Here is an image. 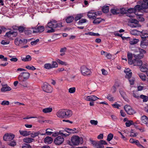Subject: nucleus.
<instances>
[{"instance_id":"1","label":"nucleus","mask_w":148,"mask_h":148,"mask_svg":"<svg viewBox=\"0 0 148 148\" xmlns=\"http://www.w3.org/2000/svg\"><path fill=\"white\" fill-rule=\"evenodd\" d=\"M62 27V25L61 22L56 21L55 20L52 19L47 23L45 28L46 29L47 28L51 29L47 31V33H50L55 32L56 31V28H60Z\"/></svg>"},{"instance_id":"2","label":"nucleus","mask_w":148,"mask_h":148,"mask_svg":"<svg viewBox=\"0 0 148 148\" xmlns=\"http://www.w3.org/2000/svg\"><path fill=\"white\" fill-rule=\"evenodd\" d=\"M130 33L134 35H140L143 41H145L147 38H148V33L146 30H143L140 32L136 29L132 30L130 31Z\"/></svg>"},{"instance_id":"3","label":"nucleus","mask_w":148,"mask_h":148,"mask_svg":"<svg viewBox=\"0 0 148 148\" xmlns=\"http://www.w3.org/2000/svg\"><path fill=\"white\" fill-rule=\"evenodd\" d=\"M71 143L70 142L69 144L71 145H78L80 141L82 140V139L81 137L76 136H72L71 139Z\"/></svg>"},{"instance_id":"4","label":"nucleus","mask_w":148,"mask_h":148,"mask_svg":"<svg viewBox=\"0 0 148 148\" xmlns=\"http://www.w3.org/2000/svg\"><path fill=\"white\" fill-rule=\"evenodd\" d=\"M30 74L27 72H22L18 75V79L19 81L25 82L29 78Z\"/></svg>"},{"instance_id":"5","label":"nucleus","mask_w":148,"mask_h":148,"mask_svg":"<svg viewBox=\"0 0 148 148\" xmlns=\"http://www.w3.org/2000/svg\"><path fill=\"white\" fill-rule=\"evenodd\" d=\"M43 90L47 92H51L52 91V88L51 86L47 83H44L42 86Z\"/></svg>"},{"instance_id":"6","label":"nucleus","mask_w":148,"mask_h":148,"mask_svg":"<svg viewBox=\"0 0 148 148\" xmlns=\"http://www.w3.org/2000/svg\"><path fill=\"white\" fill-rule=\"evenodd\" d=\"M81 71L82 74L85 76L90 75L91 73L90 70L84 66H81Z\"/></svg>"},{"instance_id":"7","label":"nucleus","mask_w":148,"mask_h":148,"mask_svg":"<svg viewBox=\"0 0 148 148\" xmlns=\"http://www.w3.org/2000/svg\"><path fill=\"white\" fill-rule=\"evenodd\" d=\"M124 109L127 114L129 115H132L136 113L135 110L130 106L127 105H126L124 106Z\"/></svg>"},{"instance_id":"8","label":"nucleus","mask_w":148,"mask_h":148,"mask_svg":"<svg viewBox=\"0 0 148 148\" xmlns=\"http://www.w3.org/2000/svg\"><path fill=\"white\" fill-rule=\"evenodd\" d=\"M140 53L138 54H134V56L136 59H140L143 57L144 53H145L146 51L143 49L138 48Z\"/></svg>"},{"instance_id":"9","label":"nucleus","mask_w":148,"mask_h":148,"mask_svg":"<svg viewBox=\"0 0 148 148\" xmlns=\"http://www.w3.org/2000/svg\"><path fill=\"white\" fill-rule=\"evenodd\" d=\"M33 33H41L43 32L45 29V27L43 26H36L33 27Z\"/></svg>"},{"instance_id":"10","label":"nucleus","mask_w":148,"mask_h":148,"mask_svg":"<svg viewBox=\"0 0 148 148\" xmlns=\"http://www.w3.org/2000/svg\"><path fill=\"white\" fill-rule=\"evenodd\" d=\"M64 140V139L62 136H58L54 139V142L56 145H59L62 144Z\"/></svg>"},{"instance_id":"11","label":"nucleus","mask_w":148,"mask_h":148,"mask_svg":"<svg viewBox=\"0 0 148 148\" xmlns=\"http://www.w3.org/2000/svg\"><path fill=\"white\" fill-rule=\"evenodd\" d=\"M14 135L12 134H5L3 136V139L5 141H10L13 139Z\"/></svg>"},{"instance_id":"12","label":"nucleus","mask_w":148,"mask_h":148,"mask_svg":"<svg viewBox=\"0 0 148 148\" xmlns=\"http://www.w3.org/2000/svg\"><path fill=\"white\" fill-rule=\"evenodd\" d=\"M84 98L87 101H94L97 99H99V98L96 96L94 95H92L89 96L84 97Z\"/></svg>"},{"instance_id":"13","label":"nucleus","mask_w":148,"mask_h":148,"mask_svg":"<svg viewBox=\"0 0 148 148\" xmlns=\"http://www.w3.org/2000/svg\"><path fill=\"white\" fill-rule=\"evenodd\" d=\"M64 118H69L72 115V111L69 109H64Z\"/></svg>"},{"instance_id":"14","label":"nucleus","mask_w":148,"mask_h":148,"mask_svg":"<svg viewBox=\"0 0 148 148\" xmlns=\"http://www.w3.org/2000/svg\"><path fill=\"white\" fill-rule=\"evenodd\" d=\"M107 143L103 140H101L97 142V147L98 148H104L103 145H107Z\"/></svg>"},{"instance_id":"15","label":"nucleus","mask_w":148,"mask_h":148,"mask_svg":"<svg viewBox=\"0 0 148 148\" xmlns=\"http://www.w3.org/2000/svg\"><path fill=\"white\" fill-rule=\"evenodd\" d=\"M131 23L132 24L131 25V27H141V25L139 24L138 21L135 19H132L131 21Z\"/></svg>"},{"instance_id":"16","label":"nucleus","mask_w":148,"mask_h":148,"mask_svg":"<svg viewBox=\"0 0 148 148\" xmlns=\"http://www.w3.org/2000/svg\"><path fill=\"white\" fill-rule=\"evenodd\" d=\"M64 109L59 110L57 113V115L58 117L62 119L64 118Z\"/></svg>"},{"instance_id":"17","label":"nucleus","mask_w":148,"mask_h":148,"mask_svg":"<svg viewBox=\"0 0 148 148\" xmlns=\"http://www.w3.org/2000/svg\"><path fill=\"white\" fill-rule=\"evenodd\" d=\"M2 86L1 89V91L2 92L9 91L11 90V88L9 87L7 84L2 85Z\"/></svg>"},{"instance_id":"18","label":"nucleus","mask_w":148,"mask_h":148,"mask_svg":"<svg viewBox=\"0 0 148 148\" xmlns=\"http://www.w3.org/2000/svg\"><path fill=\"white\" fill-rule=\"evenodd\" d=\"M87 16L88 17L92 19H95L96 18V14L94 11L89 12L88 13Z\"/></svg>"},{"instance_id":"19","label":"nucleus","mask_w":148,"mask_h":148,"mask_svg":"<svg viewBox=\"0 0 148 148\" xmlns=\"http://www.w3.org/2000/svg\"><path fill=\"white\" fill-rule=\"evenodd\" d=\"M62 132L63 131L60 130V131L59 132H55L54 133L53 132V133L52 134V136L53 137H56L57 136H58L59 135V134H60V135L62 136L66 137L67 135H69V134L66 135L65 134H64L63 133V132Z\"/></svg>"},{"instance_id":"20","label":"nucleus","mask_w":148,"mask_h":148,"mask_svg":"<svg viewBox=\"0 0 148 148\" xmlns=\"http://www.w3.org/2000/svg\"><path fill=\"white\" fill-rule=\"evenodd\" d=\"M124 72L126 73L125 77L128 79L131 78L132 76V72L131 70L129 69H127L124 70Z\"/></svg>"},{"instance_id":"21","label":"nucleus","mask_w":148,"mask_h":148,"mask_svg":"<svg viewBox=\"0 0 148 148\" xmlns=\"http://www.w3.org/2000/svg\"><path fill=\"white\" fill-rule=\"evenodd\" d=\"M13 27V28L14 29H18L20 33L23 32L26 28L25 27L22 26H15Z\"/></svg>"},{"instance_id":"22","label":"nucleus","mask_w":148,"mask_h":148,"mask_svg":"<svg viewBox=\"0 0 148 148\" xmlns=\"http://www.w3.org/2000/svg\"><path fill=\"white\" fill-rule=\"evenodd\" d=\"M141 120L143 123L146 124V126L148 127V118L146 116L144 115L141 116Z\"/></svg>"},{"instance_id":"23","label":"nucleus","mask_w":148,"mask_h":148,"mask_svg":"<svg viewBox=\"0 0 148 148\" xmlns=\"http://www.w3.org/2000/svg\"><path fill=\"white\" fill-rule=\"evenodd\" d=\"M142 61L140 60H137L136 59H134V66H141L142 65Z\"/></svg>"},{"instance_id":"24","label":"nucleus","mask_w":148,"mask_h":148,"mask_svg":"<svg viewBox=\"0 0 148 148\" xmlns=\"http://www.w3.org/2000/svg\"><path fill=\"white\" fill-rule=\"evenodd\" d=\"M74 19L73 16H69L67 17L66 18L65 20L67 23H69L73 22L74 20Z\"/></svg>"},{"instance_id":"25","label":"nucleus","mask_w":148,"mask_h":148,"mask_svg":"<svg viewBox=\"0 0 148 148\" xmlns=\"http://www.w3.org/2000/svg\"><path fill=\"white\" fill-rule=\"evenodd\" d=\"M19 132L20 134L23 136H27L31 134V132L30 131H23L19 130Z\"/></svg>"},{"instance_id":"26","label":"nucleus","mask_w":148,"mask_h":148,"mask_svg":"<svg viewBox=\"0 0 148 148\" xmlns=\"http://www.w3.org/2000/svg\"><path fill=\"white\" fill-rule=\"evenodd\" d=\"M52 141V138L51 137L49 136H47L44 139V142L45 143H47L48 144L51 143Z\"/></svg>"},{"instance_id":"27","label":"nucleus","mask_w":148,"mask_h":148,"mask_svg":"<svg viewBox=\"0 0 148 148\" xmlns=\"http://www.w3.org/2000/svg\"><path fill=\"white\" fill-rule=\"evenodd\" d=\"M23 140L24 142L29 143L32 142L34 139L31 138H24Z\"/></svg>"},{"instance_id":"28","label":"nucleus","mask_w":148,"mask_h":148,"mask_svg":"<svg viewBox=\"0 0 148 148\" xmlns=\"http://www.w3.org/2000/svg\"><path fill=\"white\" fill-rule=\"evenodd\" d=\"M14 43L16 45L19 46L22 43V40L19 39L18 38H16L14 40Z\"/></svg>"},{"instance_id":"29","label":"nucleus","mask_w":148,"mask_h":148,"mask_svg":"<svg viewBox=\"0 0 148 148\" xmlns=\"http://www.w3.org/2000/svg\"><path fill=\"white\" fill-rule=\"evenodd\" d=\"M53 131V129L50 128H47L46 130V132L45 133V135H51L53 133V132L52 131Z\"/></svg>"},{"instance_id":"30","label":"nucleus","mask_w":148,"mask_h":148,"mask_svg":"<svg viewBox=\"0 0 148 148\" xmlns=\"http://www.w3.org/2000/svg\"><path fill=\"white\" fill-rule=\"evenodd\" d=\"M52 110V109L51 108H45L42 110V112L45 113H47L51 112Z\"/></svg>"},{"instance_id":"31","label":"nucleus","mask_w":148,"mask_h":148,"mask_svg":"<svg viewBox=\"0 0 148 148\" xmlns=\"http://www.w3.org/2000/svg\"><path fill=\"white\" fill-rule=\"evenodd\" d=\"M63 132L65 131L69 133H74L75 132V130L72 129H69L66 128L64 130H62Z\"/></svg>"},{"instance_id":"32","label":"nucleus","mask_w":148,"mask_h":148,"mask_svg":"<svg viewBox=\"0 0 148 148\" xmlns=\"http://www.w3.org/2000/svg\"><path fill=\"white\" fill-rule=\"evenodd\" d=\"M94 19L93 23L94 24H98L102 21V20H104L100 18H97Z\"/></svg>"},{"instance_id":"33","label":"nucleus","mask_w":148,"mask_h":148,"mask_svg":"<svg viewBox=\"0 0 148 148\" xmlns=\"http://www.w3.org/2000/svg\"><path fill=\"white\" fill-rule=\"evenodd\" d=\"M83 14H78L77 16L74 18V20L75 21H76L78 20H80L82 17H83Z\"/></svg>"},{"instance_id":"34","label":"nucleus","mask_w":148,"mask_h":148,"mask_svg":"<svg viewBox=\"0 0 148 148\" xmlns=\"http://www.w3.org/2000/svg\"><path fill=\"white\" fill-rule=\"evenodd\" d=\"M147 65L146 64H144L142 66H140V69L141 71L143 72H146L147 69Z\"/></svg>"},{"instance_id":"35","label":"nucleus","mask_w":148,"mask_h":148,"mask_svg":"<svg viewBox=\"0 0 148 148\" xmlns=\"http://www.w3.org/2000/svg\"><path fill=\"white\" fill-rule=\"evenodd\" d=\"M102 11L104 13H107L109 11V6H103L102 8Z\"/></svg>"},{"instance_id":"36","label":"nucleus","mask_w":148,"mask_h":148,"mask_svg":"<svg viewBox=\"0 0 148 148\" xmlns=\"http://www.w3.org/2000/svg\"><path fill=\"white\" fill-rule=\"evenodd\" d=\"M138 41V40L136 39H134L130 40L129 42V43L131 45H134L136 44Z\"/></svg>"},{"instance_id":"37","label":"nucleus","mask_w":148,"mask_h":148,"mask_svg":"<svg viewBox=\"0 0 148 148\" xmlns=\"http://www.w3.org/2000/svg\"><path fill=\"white\" fill-rule=\"evenodd\" d=\"M33 29H25V30L24 31V32L25 33L26 35H29L31 34L32 32H33Z\"/></svg>"},{"instance_id":"38","label":"nucleus","mask_w":148,"mask_h":148,"mask_svg":"<svg viewBox=\"0 0 148 148\" xmlns=\"http://www.w3.org/2000/svg\"><path fill=\"white\" fill-rule=\"evenodd\" d=\"M32 58L29 55H27L26 56L25 58H23L22 59V60L24 62L30 61L31 60Z\"/></svg>"},{"instance_id":"39","label":"nucleus","mask_w":148,"mask_h":148,"mask_svg":"<svg viewBox=\"0 0 148 148\" xmlns=\"http://www.w3.org/2000/svg\"><path fill=\"white\" fill-rule=\"evenodd\" d=\"M127 12L130 14L134 13L136 12L134 8H130L128 9L127 10Z\"/></svg>"},{"instance_id":"40","label":"nucleus","mask_w":148,"mask_h":148,"mask_svg":"<svg viewBox=\"0 0 148 148\" xmlns=\"http://www.w3.org/2000/svg\"><path fill=\"white\" fill-rule=\"evenodd\" d=\"M111 12L113 14H117L120 13L119 10L112 9L110 10Z\"/></svg>"},{"instance_id":"41","label":"nucleus","mask_w":148,"mask_h":148,"mask_svg":"<svg viewBox=\"0 0 148 148\" xmlns=\"http://www.w3.org/2000/svg\"><path fill=\"white\" fill-rule=\"evenodd\" d=\"M140 97L143 99V102H146L148 100V97L146 96L141 95L140 96Z\"/></svg>"},{"instance_id":"42","label":"nucleus","mask_w":148,"mask_h":148,"mask_svg":"<svg viewBox=\"0 0 148 148\" xmlns=\"http://www.w3.org/2000/svg\"><path fill=\"white\" fill-rule=\"evenodd\" d=\"M106 98L110 101H113L114 100V98L111 94H108Z\"/></svg>"},{"instance_id":"43","label":"nucleus","mask_w":148,"mask_h":148,"mask_svg":"<svg viewBox=\"0 0 148 148\" xmlns=\"http://www.w3.org/2000/svg\"><path fill=\"white\" fill-rule=\"evenodd\" d=\"M113 137V134L111 133H110L108 135L107 140L108 141H110L112 139Z\"/></svg>"},{"instance_id":"44","label":"nucleus","mask_w":148,"mask_h":148,"mask_svg":"<svg viewBox=\"0 0 148 148\" xmlns=\"http://www.w3.org/2000/svg\"><path fill=\"white\" fill-rule=\"evenodd\" d=\"M133 124L134 123L132 121H128L125 123V125L127 127H129L131 125Z\"/></svg>"},{"instance_id":"45","label":"nucleus","mask_w":148,"mask_h":148,"mask_svg":"<svg viewBox=\"0 0 148 148\" xmlns=\"http://www.w3.org/2000/svg\"><path fill=\"white\" fill-rule=\"evenodd\" d=\"M134 8L136 10V12L137 10L138 11H140L143 10L141 5H136L135 6Z\"/></svg>"},{"instance_id":"46","label":"nucleus","mask_w":148,"mask_h":148,"mask_svg":"<svg viewBox=\"0 0 148 148\" xmlns=\"http://www.w3.org/2000/svg\"><path fill=\"white\" fill-rule=\"evenodd\" d=\"M51 64L50 63H47L44 65V68L46 69H49L52 68Z\"/></svg>"},{"instance_id":"47","label":"nucleus","mask_w":148,"mask_h":148,"mask_svg":"<svg viewBox=\"0 0 148 148\" xmlns=\"http://www.w3.org/2000/svg\"><path fill=\"white\" fill-rule=\"evenodd\" d=\"M57 61L59 64L62 65L66 66L67 64L65 62L62 61L59 59H58Z\"/></svg>"},{"instance_id":"48","label":"nucleus","mask_w":148,"mask_h":148,"mask_svg":"<svg viewBox=\"0 0 148 148\" xmlns=\"http://www.w3.org/2000/svg\"><path fill=\"white\" fill-rule=\"evenodd\" d=\"M119 92L121 96L124 99H125V97H126L125 92L123 90H120Z\"/></svg>"},{"instance_id":"49","label":"nucleus","mask_w":148,"mask_h":148,"mask_svg":"<svg viewBox=\"0 0 148 148\" xmlns=\"http://www.w3.org/2000/svg\"><path fill=\"white\" fill-rule=\"evenodd\" d=\"M87 20L85 19H82L81 20H79L78 22L77 23L79 25L82 24L83 23L86 22Z\"/></svg>"},{"instance_id":"50","label":"nucleus","mask_w":148,"mask_h":148,"mask_svg":"<svg viewBox=\"0 0 148 148\" xmlns=\"http://www.w3.org/2000/svg\"><path fill=\"white\" fill-rule=\"evenodd\" d=\"M139 76L140 79L144 81H146V76L145 75L143 74H141L139 75Z\"/></svg>"},{"instance_id":"51","label":"nucleus","mask_w":148,"mask_h":148,"mask_svg":"<svg viewBox=\"0 0 148 148\" xmlns=\"http://www.w3.org/2000/svg\"><path fill=\"white\" fill-rule=\"evenodd\" d=\"M119 12L121 14H125L127 13V11L125 9L123 8L120 9Z\"/></svg>"},{"instance_id":"52","label":"nucleus","mask_w":148,"mask_h":148,"mask_svg":"<svg viewBox=\"0 0 148 148\" xmlns=\"http://www.w3.org/2000/svg\"><path fill=\"white\" fill-rule=\"evenodd\" d=\"M39 41V40L38 39H37L34 41H32L31 42V44L32 45H36L38 42Z\"/></svg>"},{"instance_id":"53","label":"nucleus","mask_w":148,"mask_h":148,"mask_svg":"<svg viewBox=\"0 0 148 148\" xmlns=\"http://www.w3.org/2000/svg\"><path fill=\"white\" fill-rule=\"evenodd\" d=\"M75 87L70 88L69 89V92L71 93H74L75 92Z\"/></svg>"},{"instance_id":"54","label":"nucleus","mask_w":148,"mask_h":148,"mask_svg":"<svg viewBox=\"0 0 148 148\" xmlns=\"http://www.w3.org/2000/svg\"><path fill=\"white\" fill-rule=\"evenodd\" d=\"M128 79L130 84L131 85H133L134 84V82L135 80V78L133 77H132L131 78H130V79Z\"/></svg>"},{"instance_id":"55","label":"nucleus","mask_w":148,"mask_h":148,"mask_svg":"<svg viewBox=\"0 0 148 148\" xmlns=\"http://www.w3.org/2000/svg\"><path fill=\"white\" fill-rule=\"evenodd\" d=\"M89 141L90 142V143L93 145L96 146L97 142L95 140H93L92 139L90 138L89 139Z\"/></svg>"},{"instance_id":"56","label":"nucleus","mask_w":148,"mask_h":148,"mask_svg":"<svg viewBox=\"0 0 148 148\" xmlns=\"http://www.w3.org/2000/svg\"><path fill=\"white\" fill-rule=\"evenodd\" d=\"M51 65L52 68L57 67L58 66V64L56 61H53L52 62Z\"/></svg>"},{"instance_id":"57","label":"nucleus","mask_w":148,"mask_h":148,"mask_svg":"<svg viewBox=\"0 0 148 148\" xmlns=\"http://www.w3.org/2000/svg\"><path fill=\"white\" fill-rule=\"evenodd\" d=\"M30 135L31 137L32 138H34L38 136L36 132H34L32 133H31V134Z\"/></svg>"},{"instance_id":"58","label":"nucleus","mask_w":148,"mask_h":148,"mask_svg":"<svg viewBox=\"0 0 148 148\" xmlns=\"http://www.w3.org/2000/svg\"><path fill=\"white\" fill-rule=\"evenodd\" d=\"M9 104V102L8 101H3L1 103V104L3 106L8 105Z\"/></svg>"},{"instance_id":"59","label":"nucleus","mask_w":148,"mask_h":148,"mask_svg":"<svg viewBox=\"0 0 148 148\" xmlns=\"http://www.w3.org/2000/svg\"><path fill=\"white\" fill-rule=\"evenodd\" d=\"M26 68L29 70H31L33 71L34 70L36 69V68L34 67L33 66H26L25 67Z\"/></svg>"},{"instance_id":"60","label":"nucleus","mask_w":148,"mask_h":148,"mask_svg":"<svg viewBox=\"0 0 148 148\" xmlns=\"http://www.w3.org/2000/svg\"><path fill=\"white\" fill-rule=\"evenodd\" d=\"M90 122L91 124L94 125H97L98 123L97 121L95 120H91Z\"/></svg>"},{"instance_id":"61","label":"nucleus","mask_w":148,"mask_h":148,"mask_svg":"<svg viewBox=\"0 0 148 148\" xmlns=\"http://www.w3.org/2000/svg\"><path fill=\"white\" fill-rule=\"evenodd\" d=\"M133 58V55L132 53H128L127 54V58L128 60H131Z\"/></svg>"},{"instance_id":"62","label":"nucleus","mask_w":148,"mask_h":148,"mask_svg":"<svg viewBox=\"0 0 148 148\" xmlns=\"http://www.w3.org/2000/svg\"><path fill=\"white\" fill-rule=\"evenodd\" d=\"M31 147L30 145L27 144H24L22 148H31Z\"/></svg>"},{"instance_id":"63","label":"nucleus","mask_w":148,"mask_h":148,"mask_svg":"<svg viewBox=\"0 0 148 148\" xmlns=\"http://www.w3.org/2000/svg\"><path fill=\"white\" fill-rule=\"evenodd\" d=\"M133 95L134 97L138 99L140 97V96H139L134 91H133Z\"/></svg>"},{"instance_id":"64","label":"nucleus","mask_w":148,"mask_h":148,"mask_svg":"<svg viewBox=\"0 0 148 148\" xmlns=\"http://www.w3.org/2000/svg\"><path fill=\"white\" fill-rule=\"evenodd\" d=\"M12 35V32L11 31H10L8 32H6V34L5 36H7L8 37H9L11 36V35Z\"/></svg>"}]
</instances>
